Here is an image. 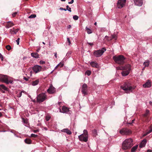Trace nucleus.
Returning a JSON list of instances; mask_svg holds the SVG:
<instances>
[{
  "label": "nucleus",
  "mask_w": 152,
  "mask_h": 152,
  "mask_svg": "<svg viewBox=\"0 0 152 152\" xmlns=\"http://www.w3.org/2000/svg\"><path fill=\"white\" fill-rule=\"evenodd\" d=\"M22 92H20L18 94V97H20L22 95Z\"/></svg>",
  "instance_id": "37998d69"
},
{
  "label": "nucleus",
  "mask_w": 152,
  "mask_h": 152,
  "mask_svg": "<svg viewBox=\"0 0 152 152\" xmlns=\"http://www.w3.org/2000/svg\"><path fill=\"white\" fill-rule=\"evenodd\" d=\"M40 64H43L45 63V62L42 61H40Z\"/></svg>",
  "instance_id": "49530a36"
},
{
  "label": "nucleus",
  "mask_w": 152,
  "mask_h": 152,
  "mask_svg": "<svg viewBox=\"0 0 152 152\" xmlns=\"http://www.w3.org/2000/svg\"><path fill=\"white\" fill-rule=\"evenodd\" d=\"M20 39V38H18L16 40V41L17 42V44L18 45H19V40Z\"/></svg>",
  "instance_id": "a18cd8bd"
},
{
  "label": "nucleus",
  "mask_w": 152,
  "mask_h": 152,
  "mask_svg": "<svg viewBox=\"0 0 152 152\" xmlns=\"http://www.w3.org/2000/svg\"><path fill=\"white\" fill-rule=\"evenodd\" d=\"M39 49H38L37 50V52H38L39 50Z\"/></svg>",
  "instance_id": "680f3d73"
},
{
  "label": "nucleus",
  "mask_w": 152,
  "mask_h": 152,
  "mask_svg": "<svg viewBox=\"0 0 152 152\" xmlns=\"http://www.w3.org/2000/svg\"><path fill=\"white\" fill-rule=\"evenodd\" d=\"M86 31H87V33L88 34H90L92 33V31L91 29L88 28L87 27L86 28Z\"/></svg>",
  "instance_id": "cd10ccee"
},
{
  "label": "nucleus",
  "mask_w": 152,
  "mask_h": 152,
  "mask_svg": "<svg viewBox=\"0 0 152 152\" xmlns=\"http://www.w3.org/2000/svg\"><path fill=\"white\" fill-rule=\"evenodd\" d=\"M60 10H64V8H62V7H61V8H60Z\"/></svg>",
  "instance_id": "052dcab7"
},
{
  "label": "nucleus",
  "mask_w": 152,
  "mask_h": 152,
  "mask_svg": "<svg viewBox=\"0 0 152 152\" xmlns=\"http://www.w3.org/2000/svg\"><path fill=\"white\" fill-rule=\"evenodd\" d=\"M25 142L27 144H30L31 143V140L29 139L26 138V139L25 140Z\"/></svg>",
  "instance_id": "bb28decb"
},
{
  "label": "nucleus",
  "mask_w": 152,
  "mask_h": 152,
  "mask_svg": "<svg viewBox=\"0 0 152 152\" xmlns=\"http://www.w3.org/2000/svg\"><path fill=\"white\" fill-rule=\"evenodd\" d=\"M94 25H96V22L95 23H94Z\"/></svg>",
  "instance_id": "774afa93"
},
{
  "label": "nucleus",
  "mask_w": 152,
  "mask_h": 152,
  "mask_svg": "<svg viewBox=\"0 0 152 152\" xmlns=\"http://www.w3.org/2000/svg\"><path fill=\"white\" fill-rule=\"evenodd\" d=\"M2 115V114L0 112V117Z\"/></svg>",
  "instance_id": "e2e57ef3"
},
{
  "label": "nucleus",
  "mask_w": 152,
  "mask_h": 152,
  "mask_svg": "<svg viewBox=\"0 0 152 152\" xmlns=\"http://www.w3.org/2000/svg\"><path fill=\"white\" fill-rule=\"evenodd\" d=\"M66 9L67 10H68L69 11L71 12L72 11L71 10V8L69 7L68 5H67L66 6Z\"/></svg>",
  "instance_id": "58836bf2"
},
{
  "label": "nucleus",
  "mask_w": 152,
  "mask_h": 152,
  "mask_svg": "<svg viewBox=\"0 0 152 152\" xmlns=\"http://www.w3.org/2000/svg\"><path fill=\"white\" fill-rule=\"evenodd\" d=\"M31 55L32 57L35 58H39V55L38 53H32L31 54Z\"/></svg>",
  "instance_id": "5701e85b"
},
{
  "label": "nucleus",
  "mask_w": 152,
  "mask_h": 152,
  "mask_svg": "<svg viewBox=\"0 0 152 152\" xmlns=\"http://www.w3.org/2000/svg\"><path fill=\"white\" fill-rule=\"evenodd\" d=\"M18 29H15L13 28L12 29L10 30V33L11 34H15L18 31Z\"/></svg>",
  "instance_id": "aec40b11"
},
{
  "label": "nucleus",
  "mask_w": 152,
  "mask_h": 152,
  "mask_svg": "<svg viewBox=\"0 0 152 152\" xmlns=\"http://www.w3.org/2000/svg\"><path fill=\"white\" fill-rule=\"evenodd\" d=\"M87 43L89 45L91 46H93V45H94V44L93 43H90V42H87Z\"/></svg>",
  "instance_id": "de8ad7c7"
},
{
  "label": "nucleus",
  "mask_w": 152,
  "mask_h": 152,
  "mask_svg": "<svg viewBox=\"0 0 152 152\" xmlns=\"http://www.w3.org/2000/svg\"><path fill=\"white\" fill-rule=\"evenodd\" d=\"M90 64L93 67L96 68H97L99 67V65L96 62L92 61L90 63Z\"/></svg>",
  "instance_id": "f3484780"
},
{
  "label": "nucleus",
  "mask_w": 152,
  "mask_h": 152,
  "mask_svg": "<svg viewBox=\"0 0 152 152\" xmlns=\"http://www.w3.org/2000/svg\"><path fill=\"white\" fill-rule=\"evenodd\" d=\"M14 25V24L11 21H8L7 22L5 27L7 28H9L11 27Z\"/></svg>",
  "instance_id": "a211bd4d"
},
{
  "label": "nucleus",
  "mask_w": 152,
  "mask_h": 152,
  "mask_svg": "<svg viewBox=\"0 0 152 152\" xmlns=\"http://www.w3.org/2000/svg\"><path fill=\"white\" fill-rule=\"evenodd\" d=\"M73 18L75 20H77L78 19V17L77 15H75L73 16Z\"/></svg>",
  "instance_id": "c9c22d12"
},
{
  "label": "nucleus",
  "mask_w": 152,
  "mask_h": 152,
  "mask_svg": "<svg viewBox=\"0 0 152 152\" xmlns=\"http://www.w3.org/2000/svg\"><path fill=\"white\" fill-rule=\"evenodd\" d=\"M92 134L94 137H96L97 135L96 130L94 129L92 131Z\"/></svg>",
  "instance_id": "c85d7f7f"
},
{
  "label": "nucleus",
  "mask_w": 152,
  "mask_h": 152,
  "mask_svg": "<svg viewBox=\"0 0 152 152\" xmlns=\"http://www.w3.org/2000/svg\"><path fill=\"white\" fill-rule=\"evenodd\" d=\"M13 81L12 80H10L9 81V83H10L11 84H12V83H13Z\"/></svg>",
  "instance_id": "3c124183"
},
{
  "label": "nucleus",
  "mask_w": 152,
  "mask_h": 152,
  "mask_svg": "<svg viewBox=\"0 0 152 152\" xmlns=\"http://www.w3.org/2000/svg\"><path fill=\"white\" fill-rule=\"evenodd\" d=\"M64 64H63L60 63L59 64L55 67V69H57L58 67L59 66H60V67H62L63 66Z\"/></svg>",
  "instance_id": "7c9ffc66"
},
{
  "label": "nucleus",
  "mask_w": 152,
  "mask_h": 152,
  "mask_svg": "<svg viewBox=\"0 0 152 152\" xmlns=\"http://www.w3.org/2000/svg\"><path fill=\"white\" fill-rule=\"evenodd\" d=\"M71 27V26L70 25H69V26H68V28H70Z\"/></svg>",
  "instance_id": "bf43d9fd"
},
{
  "label": "nucleus",
  "mask_w": 152,
  "mask_h": 152,
  "mask_svg": "<svg viewBox=\"0 0 152 152\" xmlns=\"http://www.w3.org/2000/svg\"><path fill=\"white\" fill-rule=\"evenodd\" d=\"M149 103L151 105H152V102H151V101Z\"/></svg>",
  "instance_id": "13d9d810"
},
{
  "label": "nucleus",
  "mask_w": 152,
  "mask_h": 152,
  "mask_svg": "<svg viewBox=\"0 0 152 152\" xmlns=\"http://www.w3.org/2000/svg\"><path fill=\"white\" fill-rule=\"evenodd\" d=\"M120 133L122 135H128L130 134L131 131L126 128L123 129L120 131Z\"/></svg>",
  "instance_id": "1a4fd4ad"
},
{
  "label": "nucleus",
  "mask_w": 152,
  "mask_h": 152,
  "mask_svg": "<svg viewBox=\"0 0 152 152\" xmlns=\"http://www.w3.org/2000/svg\"><path fill=\"white\" fill-rule=\"evenodd\" d=\"M0 81L4 82L7 84L9 83V81L6 75H0Z\"/></svg>",
  "instance_id": "9b49d317"
},
{
  "label": "nucleus",
  "mask_w": 152,
  "mask_h": 152,
  "mask_svg": "<svg viewBox=\"0 0 152 152\" xmlns=\"http://www.w3.org/2000/svg\"><path fill=\"white\" fill-rule=\"evenodd\" d=\"M62 132H65L68 134H72V132L68 129H65L61 130Z\"/></svg>",
  "instance_id": "4be33fe9"
},
{
  "label": "nucleus",
  "mask_w": 152,
  "mask_h": 152,
  "mask_svg": "<svg viewBox=\"0 0 152 152\" xmlns=\"http://www.w3.org/2000/svg\"><path fill=\"white\" fill-rule=\"evenodd\" d=\"M17 12H15L13 13L12 14V16L13 17H15L16 16V15H17Z\"/></svg>",
  "instance_id": "c03bdc74"
},
{
  "label": "nucleus",
  "mask_w": 152,
  "mask_h": 152,
  "mask_svg": "<svg viewBox=\"0 0 152 152\" xmlns=\"http://www.w3.org/2000/svg\"><path fill=\"white\" fill-rule=\"evenodd\" d=\"M67 41L66 42V43L69 45L71 44L70 39L69 38H67Z\"/></svg>",
  "instance_id": "4c0bfd02"
},
{
  "label": "nucleus",
  "mask_w": 152,
  "mask_h": 152,
  "mask_svg": "<svg viewBox=\"0 0 152 152\" xmlns=\"http://www.w3.org/2000/svg\"><path fill=\"white\" fill-rule=\"evenodd\" d=\"M36 17V15L35 14H32L31 15L29 16L28 17V18H35Z\"/></svg>",
  "instance_id": "72a5a7b5"
},
{
  "label": "nucleus",
  "mask_w": 152,
  "mask_h": 152,
  "mask_svg": "<svg viewBox=\"0 0 152 152\" xmlns=\"http://www.w3.org/2000/svg\"><path fill=\"white\" fill-rule=\"evenodd\" d=\"M79 140L81 141L87 142L88 139V132L86 130L83 131V133L78 136Z\"/></svg>",
  "instance_id": "39448f33"
},
{
  "label": "nucleus",
  "mask_w": 152,
  "mask_h": 152,
  "mask_svg": "<svg viewBox=\"0 0 152 152\" xmlns=\"http://www.w3.org/2000/svg\"><path fill=\"white\" fill-rule=\"evenodd\" d=\"M31 137H32L36 138L38 137V135L34 134H31Z\"/></svg>",
  "instance_id": "ea45409f"
},
{
  "label": "nucleus",
  "mask_w": 152,
  "mask_h": 152,
  "mask_svg": "<svg viewBox=\"0 0 152 152\" xmlns=\"http://www.w3.org/2000/svg\"><path fill=\"white\" fill-rule=\"evenodd\" d=\"M37 101L39 102H42L47 99V96L44 93H42L39 94L37 97Z\"/></svg>",
  "instance_id": "0eeeda50"
},
{
  "label": "nucleus",
  "mask_w": 152,
  "mask_h": 152,
  "mask_svg": "<svg viewBox=\"0 0 152 152\" xmlns=\"http://www.w3.org/2000/svg\"><path fill=\"white\" fill-rule=\"evenodd\" d=\"M138 147V145H136L133 147L131 149V152H135Z\"/></svg>",
  "instance_id": "b1692460"
},
{
  "label": "nucleus",
  "mask_w": 152,
  "mask_h": 152,
  "mask_svg": "<svg viewBox=\"0 0 152 152\" xmlns=\"http://www.w3.org/2000/svg\"><path fill=\"white\" fill-rule=\"evenodd\" d=\"M73 2H74V0H72L71 1L69 2L68 3L69 4H72L73 3Z\"/></svg>",
  "instance_id": "09e8293b"
},
{
  "label": "nucleus",
  "mask_w": 152,
  "mask_h": 152,
  "mask_svg": "<svg viewBox=\"0 0 152 152\" xmlns=\"http://www.w3.org/2000/svg\"><path fill=\"white\" fill-rule=\"evenodd\" d=\"M87 85L85 83L84 84L82 87V93L84 94V95H86L88 94V93L87 92Z\"/></svg>",
  "instance_id": "ddd939ff"
},
{
  "label": "nucleus",
  "mask_w": 152,
  "mask_h": 152,
  "mask_svg": "<svg viewBox=\"0 0 152 152\" xmlns=\"http://www.w3.org/2000/svg\"><path fill=\"white\" fill-rule=\"evenodd\" d=\"M68 54H71V53L70 52H68L67 53V55Z\"/></svg>",
  "instance_id": "338daca9"
},
{
  "label": "nucleus",
  "mask_w": 152,
  "mask_h": 152,
  "mask_svg": "<svg viewBox=\"0 0 152 152\" xmlns=\"http://www.w3.org/2000/svg\"><path fill=\"white\" fill-rule=\"evenodd\" d=\"M6 48L8 50H10L11 49V47L10 45H7L6 46Z\"/></svg>",
  "instance_id": "f704fd0d"
},
{
  "label": "nucleus",
  "mask_w": 152,
  "mask_h": 152,
  "mask_svg": "<svg viewBox=\"0 0 152 152\" xmlns=\"http://www.w3.org/2000/svg\"><path fill=\"white\" fill-rule=\"evenodd\" d=\"M39 131L38 130H34V132L35 133H36V132H38Z\"/></svg>",
  "instance_id": "864d4df0"
},
{
  "label": "nucleus",
  "mask_w": 152,
  "mask_h": 152,
  "mask_svg": "<svg viewBox=\"0 0 152 152\" xmlns=\"http://www.w3.org/2000/svg\"><path fill=\"white\" fill-rule=\"evenodd\" d=\"M50 118V117L49 116H46L45 118L46 120L47 121H48L49 120Z\"/></svg>",
  "instance_id": "79ce46f5"
},
{
  "label": "nucleus",
  "mask_w": 152,
  "mask_h": 152,
  "mask_svg": "<svg viewBox=\"0 0 152 152\" xmlns=\"http://www.w3.org/2000/svg\"><path fill=\"white\" fill-rule=\"evenodd\" d=\"M131 65L129 64H127L124 66L120 67V69L123 70L121 72L122 76H125L128 75L131 69Z\"/></svg>",
  "instance_id": "7ed1b4c3"
},
{
  "label": "nucleus",
  "mask_w": 152,
  "mask_h": 152,
  "mask_svg": "<svg viewBox=\"0 0 152 152\" xmlns=\"http://www.w3.org/2000/svg\"><path fill=\"white\" fill-rule=\"evenodd\" d=\"M106 50V49L105 48H102L101 50H95L94 51V55L96 57H99L101 56Z\"/></svg>",
  "instance_id": "6e6552de"
},
{
  "label": "nucleus",
  "mask_w": 152,
  "mask_h": 152,
  "mask_svg": "<svg viewBox=\"0 0 152 152\" xmlns=\"http://www.w3.org/2000/svg\"><path fill=\"white\" fill-rule=\"evenodd\" d=\"M0 90H1V88L2 89L4 90L7 91H8V88L3 84H1L0 85Z\"/></svg>",
  "instance_id": "393cba45"
},
{
  "label": "nucleus",
  "mask_w": 152,
  "mask_h": 152,
  "mask_svg": "<svg viewBox=\"0 0 152 152\" xmlns=\"http://www.w3.org/2000/svg\"><path fill=\"white\" fill-rule=\"evenodd\" d=\"M135 4L138 6H141L143 4L142 0H133Z\"/></svg>",
  "instance_id": "2eb2a0df"
},
{
  "label": "nucleus",
  "mask_w": 152,
  "mask_h": 152,
  "mask_svg": "<svg viewBox=\"0 0 152 152\" xmlns=\"http://www.w3.org/2000/svg\"><path fill=\"white\" fill-rule=\"evenodd\" d=\"M126 0H118L117 3V6L119 8H121L125 4Z\"/></svg>",
  "instance_id": "9d476101"
},
{
  "label": "nucleus",
  "mask_w": 152,
  "mask_h": 152,
  "mask_svg": "<svg viewBox=\"0 0 152 152\" xmlns=\"http://www.w3.org/2000/svg\"><path fill=\"white\" fill-rule=\"evenodd\" d=\"M91 72L89 70H87L86 72V74H87L89 76L91 74Z\"/></svg>",
  "instance_id": "e433bc0d"
},
{
  "label": "nucleus",
  "mask_w": 152,
  "mask_h": 152,
  "mask_svg": "<svg viewBox=\"0 0 152 152\" xmlns=\"http://www.w3.org/2000/svg\"><path fill=\"white\" fill-rule=\"evenodd\" d=\"M43 68L40 66L36 65L34 66L33 68V70L35 73H37L42 70Z\"/></svg>",
  "instance_id": "f8f14e48"
},
{
  "label": "nucleus",
  "mask_w": 152,
  "mask_h": 152,
  "mask_svg": "<svg viewBox=\"0 0 152 152\" xmlns=\"http://www.w3.org/2000/svg\"><path fill=\"white\" fill-rule=\"evenodd\" d=\"M149 134V133H148L147 131H146V133L144 134L143 136H146V135H147V134Z\"/></svg>",
  "instance_id": "8fccbe9b"
},
{
  "label": "nucleus",
  "mask_w": 152,
  "mask_h": 152,
  "mask_svg": "<svg viewBox=\"0 0 152 152\" xmlns=\"http://www.w3.org/2000/svg\"><path fill=\"white\" fill-rule=\"evenodd\" d=\"M113 58L115 62L118 64H123L125 63V58L123 55L115 56L113 57Z\"/></svg>",
  "instance_id": "20e7f679"
},
{
  "label": "nucleus",
  "mask_w": 152,
  "mask_h": 152,
  "mask_svg": "<svg viewBox=\"0 0 152 152\" xmlns=\"http://www.w3.org/2000/svg\"><path fill=\"white\" fill-rule=\"evenodd\" d=\"M147 152H152V151L150 150H148L147 151Z\"/></svg>",
  "instance_id": "6e6d98bb"
},
{
  "label": "nucleus",
  "mask_w": 152,
  "mask_h": 152,
  "mask_svg": "<svg viewBox=\"0 0 152 152\" xmlns=\"http://www.w3.org/2000/svg\"><path fill=\"white\" fill-rule=\"evenodd\" d=\"M47 91L49 94H53L55 92L56 89L52 86L51 85L47 90Z\"/></svg>",
  "instance_id": "4468645a"
},
{
  "label": "nucleus",
  "mask_w": 152,
  "mask_h": 152,
  "mask_svg": "<svg viewBox=\"0 0 152 152\" xmlns=\"http://www.w3.org/2000/svg\"><path fill=\"white\" fill-rule=\"evenodd\" d=\"M39 81L38 79L34 81H33L31 83L32 85L33 86H36L38 84Z\"/></svg>",
  "instance_id": "a878e982"
},
{
  "label": "nucleus",
  "mask_w": 152,
  "mask_h": 152,
  "mask_svg": "<svg viewBox=\"0 0 152 152\" xmlns=\"http://www.w3.org/2000/svg\"><path fill=\"white\" fill-rule=\"evenodd\" d=\"M121 88L126 93H129L135 88L133 85L129 82L128 81L124 82L121 86Z\"/></svg>",
  "instance_id": "f257e3e1"
},
{
  "label": "nucleus",
  "mask_w": 152,
  "mask_h": 152,
  "mask_svg": "<svg viewBox=\"0 0 152 152\" xmlns=\"http://www.w3.org/2000/svg\"><path fill=\"white\" fill-rule=\"evenodd\" d=\"M65 10V11H66V10H67V9H66H66H65V8H64V10Z\"/></svg>",
  "instance_id": "0e129e2a"
},
{
  "label": "nucleus",
  "mask_w": 152,
  "mask_h": 152,
  "mask_svg": "<svg viewBox=\"0 0 152 152\" xmlns=\"http://www.w3.org/2000/svg\"><path fill=\"white\" fill-rule=\"evenodd\" d=\"M112 39H114L115 40H116L117 39V37L116 35L113 34L111 35Z\"/></svg>",
  "instance_id": "473e14b6"
},
{
  "label": "nucleus",
  "mask_w": 152,
  "mask_h": 152,
  "mask_svg": "<svg viewBox=\"0 0 152 152\" xmlns=\"http://www.w3.org/2000/svg\"><path fill=\"white\" fill-rule=\"evenodd\" d=\"M149 62L148 61H146L144 63V65L145 66V67L148 66L149 65Z\"/></svg>",
  "instance_id": "2f4dec72"
},
{
  "label": "nucleus",
  "mask_w": 152,
  "mask_h": 152,
  "mask_svg": "<svg viewBox=\"0 0 152 152\" xmlns=\"http://www.w3.org/2000/svg\"><path fill=\"white\" fill-rule=\"evenodd\" d=\"M133 145V141L132 139H126L123 142L122 148L124 150L129 149L132 147Z\"/></svg>",
  "instance_id": "f03ea898"
},
{
  "label": "nucleus",
  "mask_w": 152,
  "mask_h": 152,
  "mask_svg": "<svg viewBox=\"0 0 152 152\" xmlns=\"http://www.w3.org/2000/svg\"><path fill=\"white\" fill-rule=\"evenodd\" d=\"M30 77H23V79H24L26 81H28Z\"/></svg>",
  "instance_id": "a19ab883"
},
{
  "label": "nucleus",
  "mask_w": 152,
  "mask_h": 152,
  "mask_svg": "<svg viewBox=\"0 0 152 152\" xmlns=\"http://www.w3.org/2000/svg\"><path fill=\"white\" fill-rule=\"evenodd\" d=\"M54 54H55L54 56H55V57L56 58L57 57V53H55Z\"/></svg>",
  "instance_id": "4d7b16f0"
},
{
  "label": "nucleus",
  "mask_w": 152,
  "mask_h": 152,
  "mask_svg": "<svg viewBox=\"0 0 152 152\" xmlns=\"http://www.w3.org/2000/svg\"><path fill=\"white\" fill-rule=\"evenodd\" d=\"M150 115L149 111L148 110H146L145 113L142 115L141 118L142 121L143 122H148L151 120Z\"/></svg>",
  "instance_id": "423d86ee"
},
{
  "label": "nucleus",
  "mask_w": 152,
  "mask_h": 152,
  "mask_svg": "<svg viewBox=\"0 0 152 152\" xmlns=\"http://www.w3.org/2000/svg\"><path fill=\"white\" fill-rule=\"evenodd\" d=\"M143 86L145 88H149L151 86V82L149 80H148L147 82L143 85Z\"/></svg>",
  "instance_id": "dca6fc26"
},
{
  "label": "nucleus",
  "mask_w": 152,
  "mask_h": 152,
  "mask_svg": "<svg viewBox=\"0 0 152 152\" xmlns=\"http://www.w3.org/2000/svg\"><path fill=\"white\" fill-rule=\"evenodd\" d=\"M134 121H135V119H133V120H132V121L131 122V124H132V123H134Z\"/></svg>",
  "instance_id": "603ef678"
},
{
  "label": "nucleus",
  "mask_w": 152,
  "mask_h": 152,
  "mask_svg": "<svg viewBox=\"0 0 152 152\" xmlns=\"http://www.w3.org/2000/svg\"><path fill=\"white\" fill-rule=\"evenodd\" d=\"M62 111L61 112L63 113H67L69 111V108L65 106L62 107Z\"/></svg>",
  "instance_id": "6ab92c4d"
},
{
  "label": "nucleus",
  "mask_w": 152,
  "mask_h": 152,
  "mask_svg": "<svg viewBox=\"0 0 152 152\" xmlns=\"http://www.w3.org/2000/svg\"><path fill=\"white\" fill-rule=\"evenodd\" d=\"M147 142V140H146L145 139L143 140L141 142L140 144V148H142L144 147L145 145V144Z\"/></svg>",
  "instance_id": "412c9836"
},
{
  "label": "nucleus",
  "mask_w": 152,
  "mask_h": 152,
  "mask_svg": "<svg viewBox=\"0 0 152 152\" xmlns=\"http://www.w3.org/2000/svg\"><path fill=\"white\" fill-rule=\"evenodd\" d=\"M146 131L148 132V133H150L152 132V126L151 125L149 126V130H147Z\"/></svg>",
  "instance_id": "c756f323"
},
{
  "label": "nucleus",
  "mask_w": 152,
  "mask_h": 152,
  "mask_svg": "<svg viewBox=\"0 0 152 152\" xmlns=\"http://www.w3.org/2000/svg\"><path fill=\"white\" fill-rule=\"evenodd\" d=\"M3 57V56L2 55V54L0 53V58H2V57Z\"/></svg>",
  "instance_id": "5fc2aeb1"
},
{
  "label": "nucleus",
  "mask_w": 152,
  "mask_h": 152,
  "mask_svg": "<svg viewBox=\"0 0 152 152\" xmlns=\"http://www.w3.org/2000/svg\"><path fill=\"white\" fill-rule=\"evenodd\" d=\"M1 61H3V57H2V58H1Z\"/></svg>",
  "instance_id": "69168bd1"
}]
</instances>
